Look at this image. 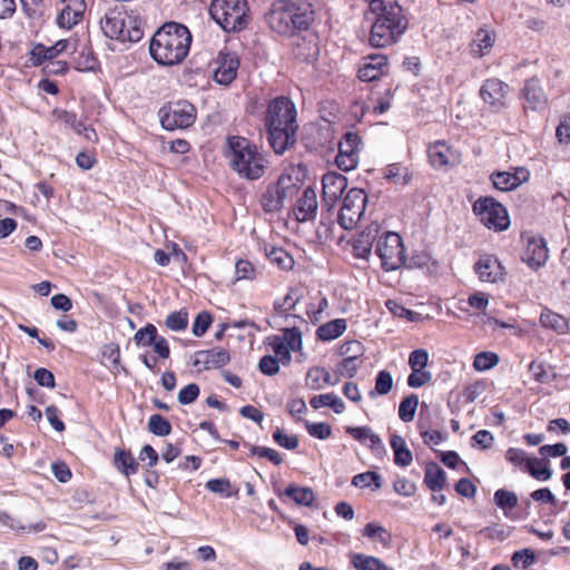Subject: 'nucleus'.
I'll use <instances>...</instances> for the list:
<instances>
[{"mask_svg":"<svg viewBox=\"0 0 570 570\" xmlns=\"http://www.w3.org/2000/svg\"><path fill=\"white\" fill-rule=\"evenodd\" d=\"M347 187V179L342 174L328 171L322 178V199L328 210L340 199Z\"/></svg>","mask_w":570,"mask_h":570,"instance_id":"obj_13","label":"nucleus"},{"mask_svg":"<svg viewBox=\"0 0 570 570\" xmlns=\"http://www.w3.org/2000/svg\"><path fill=\"white\" fill-rule=\"evenodd\" d=\"M317 196L315 189L307 187L303 195L297 199L294 208L295 218L298 222H307L315 218L317 213Z\"/></svg>","mask_w":570,"mask_h":570,"instance_id":"obj_22","label":"nucleus"},{"mask_svg":"<svg viewBox=\"0 0 570 570\" xmlns=\"http://www.w3.org/2000/svg\"><path fill=\"white\" fill-rule=\"evenodd\" d=\"M229 362V354L224 348H212L196 353L195 366H203L205 370L218 368Z\"/></svg>","mask_w":570,"mask_h":570,"instance_id":"obj_25","label":"nucleus"},{"mask_svg":"<svg viewBox=\"0 0 570 570\" xmlns=\"http://www.w3.org/2000/svg\"><path fill=\"white\" fill-rule=\"evenodd\" d=\"M213 322L212 315L207 312L199 313L193 323V334L196 337L203 336Z\"/></svg>","mask_w":570,"mask_h":570,"instance_id":"obj_58","label":"nucleus"},{"mask_svg":"<svg viewBox=\"0 0 570 570\" xmlns=\"http://www.w3.org/2000/svg\"><path fill=\"white\" fill-rule=\"evenodd\" d=\"M157 336V328L153 324H147L145 327L136 332L134 341L137 345L149 346Z\"/></svg>","mask_w":570,"mask_h":570,"instance_id":"obj_53","label":"nucleus"},{"mask_svg":"<svg viewBox=\"0 0 570 570\" xmlns=\"http://www.w3.org/2000/svg\"><path fill=\"white\" fill-rule=\"evenodd\" d=\"M263 252L268 261L281 269L288 271L294 266V258L282 247L272 244H264Z\"/></svg>","mask_w":570,"mask_h":570,"instance_id":"obj_27","label":"nucleus"},{"mask_svg":"<svg viewBox=\"0 0 570 570\" xmlns=\"http://www.w3.org/2000/svg\"><path fill=\"white\" fill-rule=\"evenodd\" d=\"M106 37L121 42H137L144 36L145 21L140 14L122 6L109 9L100 20Z\"/></svg>","mask_w":570,"mask_h":570,"instance_id":"obj_4","label":"nucleus"},{"mask_svg":"<svg viewBox=\"0 0 570 570\" xmlns=\"http://www.w3.org/2000/svg\"><path fill=\"white\" fill-rule=\"evenodd\" d=\"M529 178L530 173L524 167H517L513 171H497L491 175L493 186L501 191L515 189Z\"/></svg>","mask_w":570,"mask_h":570,"instance_id":"obj_15","label":"nucleus"},{"mask_svg":"<svg viewBox=\"0 0 570 570\" xmlns=\"http://www.w3.org/2000/svg\"><path fill=\"white\" fill-rule=\"evenodd\" d=\"M148 430L155 435L166 436L170 434L171 425L160 414H154L148 420Z\"/></svg>","mask_w":570,"mask_h":570,"instance_id":"obj_44","label":"nucleus"},{"mask_svg":"<svg viewBox=\"0 0 570 570\" xmlns=\"http://www.w3.org/2000/svg\"><path fill=\"white\" fill-rule=\"evenodd\" d=\"M392 232L381 225V232L374 236V256L379 258L381 267L385 272L392 271V247L389 244Z\"/></svg>","mask_w":570,"mask_h":570,"instance_id":"obj_24","label":"nucleus"},{"mask_svg":"<svg viewBox=\"0 0 570 570\" xmlns=\"http://www.w3.org/2000/svg\"><path fill=\"white\" fill-rule=\"evenodd\" d=\"M51 117L53 121L71 128L77 134H81L82 122L77 119L75 112L57 108L51 112Z\"/></svg>","mask_w":570,"mask_h":570,"instance_id":"obj_37","label":"nucleus"},{"mask_svg":"<svg viewBox=\"0 0 570 570\" xmlns=\"http://www.w3.org/2000/svg\"><path fill=\"white\" fill-rule=\"evenodd\" d=\"M61 1L63 7L60 9L59 14L57 16V24L63 29H71L82 20L87 8L86 2L85 0Z\"/></svg>","mask_w":570,"mask_h":570,"instance_id":"obj_16","label":"nucleus"},{"mask_svg":"<svg viewBox=\"0 0 570 570\" xmlns=\"http://www.w3.org/2000/svg\"><path fill=\"white\" fill-rule=\"evenodd\" d=\"M529 372L538 383L542 384L549 383L556 377V375L551 374L543 363L535 361L529 364Z\"/></svg>","mask_w":570,"mask_h":570,"instance_id":"obj_49","label":"nucleus"},{"mask_svg":"<svg viewBox=\"0 0 570 570\" xmlns=\"http://www.w3.org/2000/svg\"><path fill=\"white\" fill-rule=\"evenodd\" d=\"M473 213L489 229L505 230L510 219L505 207L492 197H481L474 202Z\"/></svg>","mask_w":570,"mask_h":570,"instance_id":"obj_7","label":"nucleus"},{"mask_svg":"<svg viewBox=\"0 0 570 570\" xmlns=\"http://www.w3.org/2000/svg\"><path fill=\"white\" fill-rule=\"evenodd\" d=\"M381 232V224L371 223L365 230L357 234L353 239V253L356 257L366 258L372 253L374 236Z\"/></svg>","mask_w":570,"mask_h":570,"instance_id":"obj_23","label":"nucleus"},{"mask_svg":"<svg viewBox=\"0 0 570 570\" xmlns=\"http://www.w3.org/2000/svg\"><path fill=\"white\" fill-rule=\"evenodd\" d=\"M166 326L171 331H183L187 327L188 315L186 312H173L166 317Z\"/></svg>","mask_w":570,"mask_h":570,"instance_id":"obj_55","label":"nucleus"},{"mask_svg":"<svg viewBox=\"0 0 570 570\" xmlns=\"http://www.w3.org/2000/svg\"><path fill=\"white\" fill-rule=\"evenodd\" d=\"M521 96L525 99V108L533 111H542L548 106V97L538 78H530L524 82Z\"/></svg>","mask_w":570,"mask_h":570,"instance_id":"obj_19","label":"nucleus"},{"mask_svg":"<svg viewBox=\"0 0 570 570\" xmlns=\"http://www.w3.org/2000/svg\"><path fill=\"white\" fill-rule=\"evenodd\" d=\"M314 19L313 6L295 0H275L265 13L269 29L285 37L306 31Z\"/></svg>","mask_w":570,"mask_h":570,"instance_id":"obj_2","label":"nucleus"},{"mask_svg":"<svg viewBox=\"0 0 570 570\" xmlns=\"http://www.w3.org/2000/svg\"><path fill=\"white\" fill-rule=\"evenodd\" d=\"M248 3L246 0H213L209 13L226 32H237L245 29L249 21Z\"/></svg>","mask_w":570,"mask_h":570,"instance_id":"obj_5","label":"nucleus"},{"mask_svg":"<svg viewBox=\"0 0 570 570\" xmlns=\"http://www.w3.org/2000/svg\"><path fill=\"white\" fill-rule=\"evenodd\" d=\"M419 405V396L410 394L402 400L399 406V416L403 422H411L414 419Z\"/></svg>","mask_w":570,"mask_h":570,"instance_id":"obj_39","label":"nucleus"},{"mask_svg":"<svg viewBox=\"0 0 570 570\" xmlns=\"http://www.w3.org/2000/svg\"><path fill=\"white\" fill-rule=\"evenodd\" d=\"M116 468L126 475L135 474L138 470V463L135 458L126 451L118 450L115 453Z\"/></svg>","mask_w":570,"mask_h":570,"instance_id":"obj_38","label":"nucleus"},{"mask_svg":"<svg viewBox=\"0 0 570 570\" xmlns=\"http://www.w3.org/2000/svg\"><path fill=\"white\" fill-rule=\"evenodd\" d=\"M281 338H283L286 346H288L289 352H296L302 348V334L296 327L285 328Z\"/></svg>","mask_w":570,"mask_h":570,"instance_id":"obj_52","label":"nucleus"},{"mask_svg":"<svg viewBox=\"0 0 570 570\" xmlns=\"http://www.w3.org/2000/svg\"><path fill=\"white\" fill-rule=\"evenodd\" d=\"M338 353L344 358H358L363 354V345L358 341H347L340 346Z\"/></svg>","mask_w":570,"mask_h":570,"instance_id":"obj_60","label":"nucleus"},{"mask_svg":"<svg viewBox=\"0 0 570 570\" xmlns=\"http://www.w3.org/2000/svg\"><path fill=\"white\" fill-rule=\"evenodd\" d=\"M309 404L315 410L322 406H328L337 414H341L345 410L344 402L334 393L315 395L311 399Z\"/></svg>","mask_w":570,"mask_h":570,"instance_id":"obj_34","label":"nucleus"},{"mask_svg":"<svg viewBox=\"0 0 570 570\" xmlns=\"http://www.w3.org/2000/svg\"><path fill=\"white\" fill-rule=\"evenodd\" d=\"M409 16L406 10L394 2V43L396 42L395 36L403 35L409 28Z\"/></svg>","mask_w":570,"mask_h":570,"instance_id":"obj_48","label":"nucleus"},{"mask_svg":"<svg viewBox=\"0 0 570 570\" xmlns=\"http://www.w3.org/2000/svg\"><path fill=\"white\" fill-rule=\"evenodd\" d=\"M346 331V321L344 318H336L321 325L316 335L321 341H332L341 336Z\"/></svg>","mask_w":570,"mask_h":570,"instance_id":"obj_31","label":"nucleus"},{"mask_svg":"<svg viewBox=\"0 0 570 570\" xmlns=\"http://www.w3.org/2000/svg\"><path fill=\"white\" fill-rule=\"evenodd\" d=\"M509 86L498 78L485 79L480 88V97L494 112L505 107Z\"/></svg>","mask_w":570,"mask_h":570,"instance_id":"obj_12","label":"nucleus"},{"mask_svg":"<svg viewBox=\"0 0 570 570\" xmlns=\"http://www.w3.org/2000/svg\"><path fill=\"white\" fill-rule=\"evenodd\" d=\"M494 45V35L487 29H479L470 45L471 53L483 57L489 53Z\"/></svg>","mask_w":570,"mask_h":570,"instance_id":"obj_29","label":"nucleus"},{"mask_svg":"<svg viewBox=\"0 0 570 570\" xmlns=\"http://www.w3.org/2000/svg\"><path fill=\"white\" fill-rule=\"evenodd\" d=\"M191 39L187 27L178 22H167L150 39V56L161 66L178 65L187 57Z\"/></svg>","mask_w":570,"mask_h":570,"instance_id":"obj_1","label":"nucleus"},{"mask_svg":"<svg viewBox=\"0 0 570 570\" xmlns=\"http://www.w3.org/2000/svg\"><path fill=\"white\" fill-rule=\"evenodd\" d=\"M446 482V473L436 463H430L425 468L424 483L433 492H440Z\"/></svg>","mask_w":570,"mask_h":570,"instance_id":"obj_30","label":"nucleus"},{"mask_svg":"<svg viewBox=\"0 0 570 570\" xmlns=\"http://www.w3.org/2000/svg\"><path fill=\"white\" fill-rule=\"evenodd\" d=\"M500 358L497 353L481 352L474 356L473 367L479 371H488L499 363Z\"/></svg>","mask_w":570,"mask_h":570,"instance_id":"obj_43","label":"nucleus"},{"mask_svg":"<svg viewBox=\"0 0 570 570\" xmlns=\"http://www.w3.org/2000/svg\"><path fill=\"white\" fill-rule=\"evenodd\" d=\"M428 156L430 164L436 169L455 166L461 161L460 154L445 141H435L430 145Z\"/></svg>","mask_w":570,"mask_h":570,"instance_id":"obj_14","label":"nucleus"},{"mask_svg":"<svg viewBox=\"0 0 570 570\" xmlns=\"http://www.w3.org/2000/svg\"><path fill=\"white\" fill-rule=\"evenodd\" d=\"M381 480L382 479L380 474L368 471L354 475L352 479V484L356 488H371L372 490H376L382 485Z\"/></svg>","mask_w":570,"mask_h":570,"instance_id":"obj_40","label":"nucleus"},{"mask_svg":"<svg viewBox=\"0 0 570 570\" xmlns=\"http://www.w3.org/2000/svg\"><path fill=\"white\" fill-rule=\"evenodd\" d=\"M549 257L547 243L542 237H530L522 254V261L532 268L541 267Z\"/></svg>","mask_w":570,"mask_h":570,"instance_id":"obj_17","label":"nucleus"},{"mask_svg":"<svg viewBox=\"0 0 570 570\" xmlns=\"http://www.w3.org/2000/svg\"><path fill=\"white\" fill-rule=\"evenodd\" d=\"M298 127H267L268 141L273 150L282 155L288 147L296 141V131Z\"/></svg>","mask_w":570,"mask_h":570,"instance_id":"obj_21","label":"nucleus"},{"mask_svg":"<svg viewBox=\"0 0 570 570\" xmlns=\"http://www.w3.org/2000/svg\"><path fill=\"white\" fill-rule=\"evenodd\" d=\"M474 271L479 279L483 283H498L503 281V267L494 256H481L474 265Z\"/></svg>","mask_w":570,"mask_h":570,"instance_id":"obj_20","label":"nucleus"},{"mask_svg":"<svg viewBox=\"0 0 570 570\" xmlns=\"http://www.w3.org/2000/svg\"><path fill=\"white\" fill-rule=\"evenodd\" d=\"M298 190V179L289 174H282L276 184L268 186L262 195L261 205L267 213H277L296 196Z\"/></svg>","mask_w":570,"mask_h":570,"instance_id":"obj_6","label":"nucleus"},{"mask_svg":"<svg viewBox=\"0 0 570 570\" xmlns=\"http://www.w3.org/2000/svg\"><path fill=\"white\" fill-rule=\"evenodd\" d=\"M227 158L239 177L256 180L266 169L267 160L262 151L248 139L239 136L228 138Z\"/></svg>","mask_w":570,"mask_h":570,"instance_id":"obj_3","label":"nucleus"},{"mask_svg":"<svg viewBox=\"0 0 570 570\" xmlns=\"http://www.w3.org/2000/svg\"><path fill=\"white\" fill-rule=\"evenodd\" d=\"M218 67L214 79L220 85H229L237 76L239 60L236 53L220 51L217 58Z\"/></svg>","mask_w":570,"mask_h":570,"instance_id":"obj_18","label":"nucleus"},{"mask_svg":"<svg viewBox=\"0 0 570 570\" xmlns=\"http://www.w3.org/2000/svg\"><path fill=\"white\" fill-rule=\"evenodd\" d=\"M392 390V375L387 371H381L376 377L375 387L370 392V396L376 394L384 395Z\"/></svg>","mask_w":570,"mask_h":570,"instance_id":"obj_51","label":"nucleus"},{"mask_svg":"<svg viewBox=\"0 0 570 570\" xmlns=\"http://www.w3.org/2000/svg\"><path fill=\"white\" fill-rule=\"evenodd\" d=\"M258 368L265 375H275L279 372L278 358L272 355H265L259 360Z\"/></svg>","mask_w":570,"mask_h":570,"instance_id":"obj_62","label":"nucleus"},{"mask_svg":"<svg viewBox=\"0 0 570 570\" xmlns=\"http://www.w3.org/2000/svg\"><path fill=\"white\" fill-rule=\"evenodd\" d=\"M206 488L214 493H218L224 495L225 498H230L232 495H236L238 490L232 491V484L227 479H212L206 482Z\"/></svg>","mask_w":570,"mask_h":570,"instance_id":"obj_47","label":"nucleus"},{"mask_svg":"<svg viewBox=\"0 0 570 570\" xmlns=\"http://www.w3.org/2000/svg\"><path fill=\"white\" fill-rule=\"evenodd\" d=\"M540 323L543 327L553 330L559 334H563L568 331L567 318L549 308H544L542 311L540 315Z\"/></svg>","mask_w":570,"mask_h":570,"instance_id":"obj_32","label":"nucleus"},{"mask_svg":"<svg viewBox=\"0 0 570 570\" xmlns=\"http://www.w3.org/2000/svg\"><path fill=\"white\" fill-rule=\"evenodd\" d=\"M556 136L561 144L570 141V117L564 116L556 130Z\"/></svg>","mask_w":570,"mask_h":570,"instance_id":"obj_64","label":"nucleus"},{"mask_svg":"<svg viewBox=\"0 0 570 570\" xmlns=\"http://www.w3.org/2000/svg\"><path fill=\"white\" fill-rule=\"evenodd\" d=\"M540 464V461L535 458L529 459L527 461V471L530 473V475L537 480L540 481H547L551 478L552 472L549 468H538Z\"/></svg>","mask_w":570,"mask_h":570,"instance_id":"obj_56","label":"nucleus"},{"mask_svg":"<svg viewBox=\"0 0 570 570\" xmlns=\"http://www.w3.org/2000/svg\"><path fill=\"white\" fill-rule=\"evenodd\" d=\"M493 501L497 507L503 510L504 515L509 517V511L518 505V495L512 491L499 489L493 494Z\"/></svg>","mask_w":570,"mask_h":570,"instance_id":"obj_35","label":"nucleus"},{"mask_svg":"<svg viewBox=\"0 0 570 570\" xmlns=\"http://www.w3.org/2000/svg\"><path fill=\"white\" fill-rule=\"evenodd\" d=\"M199 392V386L196 383H190L178 392L177 401L181 405L191 404L198 397Z\"/></svg>","mask_w":570,"mask_h":570,"instance_id":"obj_59","label":"nucleus"},{"mask_svg":"<svg viewBox=\"0 0 570 570\" xmlns=\"http://www.w3.org/2000/svg\"><path fill=\"white\" fill-rule=\"evenodd\" d=\"M266 126L298 127L295 105L286 97H278L271 101L266 115Z\"/></svg>","mask_w":570,"mask_h":570,"instance_id":"obj_10","label":"nucleus"},{"mask_svg":"<svg viewBox=\"0 0 570 570\" xmlns=\"http://www.w3.org/2000/svg\"><path fill=\"white\" fill-rule=\"evenodd\" d=\"M535 560V554L530 549L515 551L511 558L514 567L528 569Z\"/></svg>","mask_w":570,"mask_h":570,"instance_id":"obj_57","label":"nucleus"},{"mask_svg":"<svg viewBox=\"0 0 570 570\" xmlns=\"http://www.w3.org/2000/svg\"><path fill=\"white\" fill-rule=\"evenodd\" d=\"M413 460L412 453L404 446L401 438L394 436V463L401 466H407Z\"/></svg>","mask_w":570,"mask_h":570,"instance_id":"obj_46","label":"nucleus"},{"mask_svg":"<svg viewBox=\"0 0 570 570\" xmlns=\"http://www.w3.org/2000/svg\"><path fill=\"white\" fill-rule=\"evenodd\" d=\"M284 495L293 500L296 504L306 507L312 505L315 500V494L311 488H301L295 484H289L285 489Z\"/></svg>","mask_w":570,"mask_h":570,"instance_id":"obj_33","label":"nucleus"},{"mask_svg":"<svg viewBox=\"0 0 570 570\" xmlns=\"http://www.w3.org/2000/svg\"><path fill=\"white\" fill-rule=\"evenodd\" d=\"M306 386L311 390H321L323 384L334 386L340 382L338 377L331 375L324 367L314 366L306 374Z\"/></svg>","mask_w":570,"mask_h":570,"instance_id":"obj_28","label":"nucleus"},{"mask_svg":"<svg viewBox=\"0 0 570 570\" xmlns=\"http://www.w3.org/2000/svg\"><path fill=\"white\" fill-rule=\"evenodd\" d=\"M159 117L166 130L184 129L194 124L196 109L186 100L169 102L159 110Z\"/></svg>","mask_w":570,"mask_h":570,"instance_id":"obj_8","label":"nucleus"},{"mask_svg":"<svg viewBox=\"0 0 570 570\" xmlns=\"http://www.w3.org/2000/svg\"><path fill=\"white\" fill-rule=\"evenodd\" d=\"M370 42L374 47H387L392 43V18H376L373 22Z\"/></svg>","mask_w":570,"mask_h":570,"instance_id":"obj_26","label":"nucleus"},{"mask_svg":"<svg viewBox=\"0 0 570 570\" xmlns=\"http://www.w3.org/2000/svg\"><path fill=\"white\" fill-rule=\"evenodd\" d=\"M274 441L282 448L295 450L298 446V439L295 435H287L281 429H276L273 434Z\"/></svg>","mask_w":570,"mask_h":570,"instance_id":"obj_63","label":"nucleus"},{"mask_svg":"<svg viewBox=\"0 0 570 570\" xmlns=\"http://www.w3.org/2000/svg\"><path fill=\"white\" fill-rule=\"evenodd\" d=\"M366 202L367 197L363 189H350L337 215L340 226L346 230L355 228L365 212Z\"/></svg>","mask_w":570,"mask_h":570,"instance_id":"obj_9","label":"nucleus"},{"mask_svg":"<svg viewBox=\"0 0 570 570\" xmlns=\"http://www.w3.org/2000/svg\"><path fill=\"white\" fill-rule=\"evenodd\" d=\"M363 535L377 540L383 547H387L392 539L391 533L386 529L375 523H367L363 529Z\"/></svg>","mask_w":570,"mask_h":570,"instance_id":"obj_42","label":"nucleus"},{"mask_svg":"<svg viewBox=\"0 0 570 570\" xmlns=\"http://www.w3.org/2000/svg\"><path fill=\"white\" fill-rule=\"evenodd\" d=\"M352 564L356 570H389L387 566L380 559L363 553L354 554Z\"/></svg>","mask_w":570,"mask_h":570,"instance_id":"obj_36","label":"nucleus"},{"mask_svg":"<svg viewBox=\"0 0 570 570\" xmlns=\"http://www.w3.org/2000/svg\"><path fill=\"white\" fill-rule=\"evenodd\" d=\"M361 147V137L352 131L346 132L338 144V154L335 159L337 167L344 171L355 169L360 160Z\"/></svg>","mask_w":570,"mask_h":570,"instance_id":"obj_11","label":"nucleus"},{"mask_svg":"<svg viewBox=\"0 0 570 570\" xmlns=\"http://www.w3.org/2000/svg\"><path fill=\"white\" fill-rule=\"evenodd\" d=\"M269 345L272 346L275 357L279 358L284 363H289L292 360L291 352L288 350V346H286L285 342L281 336L274 335L272 337H268Z\"/></svg>","mask_w":570,"mask_h":570,"instance_id":"obj_50","label":"nucleus"},{"mask_svg":"<svg viewBox=\"0 0 570 570\" xmlns=\"http://www.w3.org/2000/svg\"><path fill=\"white\" fill-rule=\"evenodd\" d=\"M21 7L26 16L30 20H40L46 11V4L43 0H20Z\"/></svg>","mask_w":570,"mask_h":570,"instance_id":"obj_41","label":"nucleus"},{"mask_svg":"<svg viewBox=\"0 0 570 570\" xmlns=\"http://www.w3.org/2000/svg\"><path fill=\"white\" fill-rule=\"evenodd\" d=\"M429 364V352L424 348H416L409 355V366L411 370H426Z\"/></svg>","mask_w":570,"mask_h":570,"instance_id":"obj_54","label":"nucleus"},{"mask_svg":"<svg viewBox=\"0 0 570 570\" xmlns=\"http://www.w3.org/2000/svg\"><path fill=\"white\" fill-rule=\"evenodd\" d=\"M306 429L309 435L320 439V440H326L332 434V429L330 424L320 422V423H311L306 422Z\"/></svg>","mask_w":570,"mask_h":570,"instance_id":"obj_61","label":"nucleus"},{"mask_svg":"<svg viewBox=\"0 0 570 570\" xmlns=\"http://www.w3.org/2000/svg\"><path fill=\"white\" fill-rule=\"evenodd\" d=\"M433 379V375L428 370H411L407 376L406 384L411 389H420L428 385Z\"/></svg>","mask_w":570,"mask_h":570,"instance_id":"obj_45","label":"nucleus"}]
</instances>
